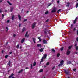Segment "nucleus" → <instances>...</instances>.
Wrapping results in <instances>:
<instances>
[{
	"label": "nucleus",
	"instance_id": "nucleus-1",
	"mask_svg": "<svg viewBox=\"0 0 78 78\" xmlns=\"http://www.w3.org/2000/svg\"><path fill=\"white\" fill-rule=\"evenodd\" d=\"M56 12V7H54L53 9V10L51 12V13H55V12Z\"/></svg>",
	"mask_w": 78,
	"mask_h": 78
},
{
	"label": "nucleus",
	"instance_id": "nucleus-2",
	"mask_svg": "<svg viewBox=\"0 0 78 78\" xmlns=\"http://www.w3.org/2000/svg\"><path fill=\"white\" fill-rule=\"evenodd\" d=\"M36 22H34L33 23V24L32 25V29H34L35 28V26H36Z\"/></svg>",
	"mask_w": 78,
	"mask_h": 78
},
{
	"label": "nucleus",
	"instance_id": "nucleus-3",
	"mask_svg": "<svg viewBox=\"0 0 78 78\" xmlns=\"http://www.w3.org/2000/svg\"><path fill=\"white\" fill-rule=\"evenodd\" d=\"M64 71L65 72V73H66V75H69V71H66V69H65L64 70Z\"/></svg>",
	"mask_w": 78,
	"mask_h": 78
},
{
	"label": "nucleus",
	"instance_id": "nucleus-4",
	"mask_svg": "<svg viewBox=\"0 0 78 78\" xmlns=\"http://www.w3.org/2000/svg\"><path fill=\"white\" fill-rule=\"evenodd\" d=\"M43 42L44 44H47V41H46V40L45 39L43 40Z\"/></svg>",
	"mask_w": 78,
	"mask_h": 78
},
{
	"label": "nucleus",
	"instance_id": "nucleus-5",
	"mask_svg": "<svg viewBox=\"0 0 78 78\" xmlns=\"http://www.w3.org/2000/svg\"><path fill=\"white\" fill-rule=\"evenodd\" d=\"M70 52H71L70 51L68 50H67V52L66 53L67 55H70Z\"/></svg>",
	"mask_w": 78,
	"mask_h": 78
},
{
	"label": "nucleus",
	"instance_id": "nucleus-6",
	"mask_svg": "<svg viewBox=\"0 0 78 78\" xmlns=\"http://www.w3.org/2000/svg\"><path fill=\"white\" fill-rule=\"evenodd\" d=\"M73 47V45H72L68 47V50H70V49L72 48Z\"/></svg>",
	"mask_w": 78,
	"mask_h": 78
},
{
	"label": "nucleus",
	"instance_id": "nucleus-7",
	"mask_svg": "<svg viewBox=\"0 0 78 78\" xmlns=\"http://www.w3.org/2000/svg\"><path fill=\"white\" fill-rule=\"evenodd\" d=\"M28 36H29V35H28V31H27L25 35V37H28Z\"/></svg>",
	"mask_w": 78,
	"mask_h": 78
},
{
	"label": "nucleus",
	"instance_id": "nucleus-8",
	"mask_svg": "<svg viewBox=\"0 0 78 78\" xmlns=\"http://www.w3.org/2000/svg\"><path fill=\"white\" fill-rule=\"evenodd\" d=\"M13 75H14V74L13 73L11 74V75L9 76V78H12V77L13 76Z\"/></svg>",
	"mask_w": 78,
	"mask_h": 78
},
{
	"label": "nucleus",
	"instance_id": "nucleus-9",
	"mask_svg": "<svg viewBox=\"0 0 78 78\" xmlns=\"http://www.w3.org/2000/svg\"><path fill=\"white\" fill-rule=\"evenodd\" d=\"M69 6H70V3L68 2L67 3V5H66V7H67L68 8H69Z\"/></svg>",
	"mask_w": 78,
	"mask_h": 78
},
{
	"label": "nucleus",
	"instance_id": "nucleus-10",
	"mask_svg": "<svg viewBox=\"0 0 78 78\" xmlns=\"http://www.w3.org/2000/svg\"><path fill=\"white\" fill-rule=\"evenodd\" d=\"M37 46L38 47H42V45L41 44H37Z\"/></svg>",
	"mask_w": 78,
	"mask_h": 78
},
{
	"label": "nucleus",
	"instance_id": "nucleus-11",
	"mask_svg": "<svg viewBox=\"0 0 78 78\" xmlns=\"http://www.w3.org/2000/svg\"><path fill=\"white\" fill-rule=\"evenodd\" d=\"M25 38H23L22 40H21V43L22 44L23 42L25 41Z\"/></svg>",
	"mask_w": 78,
	"mask_h": 78
},
{
	"label": "nucleus",
	"instance_id": "nucleus-12",
	"mask_svg": "<svg viewBox=\"0 0 78 78\" xmlns=\"http://www.w3.org/2000/svg\"><path fill=\"white\" fill-rule=\"evenodd\" d=\"M61 9H60L58 10L57 11V13L58 14H59V12H61Z\"/></svg>",
	"mask_w": 78,
	"mask_h": 78
},
{
	"label": "nucleus",
	"instance_id": "nucleus-13",
	"mask_svg": "<svg viewBox=\"0 0 78 78\" xmlns=\"http://www.w3.org/2000/svg\"><path fill=\"white\" fill-rule=\"evenodd\" d=\"M18 17L19 18V19L20 20H21V16H20V15L19 14L18 15Z\"/></svg>",
	"mask_w": 78,
	"mask_h": 78
},
{
	"label": "nucleus",
	"instance_id": "nucleus-14",
	"mask_svg": "<svg viewBox=\"0 0 78 78\" xmlns=\"http://www.w3.org/2000/svg\"><path fill=\"white\" fill-rule=\"evenodd\" d=\"M8 65L9 66H11V61H9V62L8 63Z\"/></svg>",
	"mask_w": 78,
	"mask_h": 78
},
{
	"label": "nucleus",
	"instance_id": "nucleus-15",
	"mask_svg": "<svg viewBox=\"0 0 78 78\" xmlns=\"http://www.w3.org/2000/svg\"><path fill=\"white\" fill-rule=\"evenodd\" d=\"M47 54H44V57L43 58H47Z\"/></svg>",
	"mask_w": 78,
	"mask_h": 78
},
{
	"label": "nucleus",
	"instance_id": "nucleus-16",
	"mask_svg": "<svg viewBox=\"0 0 78 78\" xmlns=\"http://www.w3.org/2000/svg\"><path fill=\"white\" fill-rule=\"evenodd\" d=\"M43 61H44V57H42L40 63H41V62H42Z\"/></svg>",
	"mask_w": 78,
	"mask_h": 78
},
{
	"label": "nucleus",
	"instance_id": "nucleus-17",
	"mask_svg": "<svg viewBox=\"0 0 78 78\" xmlns=\"http://www.w3.org/2000/svg\"><path fill=\"white\" fill-rule=\"evenodd\" d=\"M67 63L68 64H70L71 63H72V62L69 61H68L67 62Z\"/></svg>",
	"mask_w": 78,
	"mask_h": 78
},
{
	"label": "nucleus",
	"instance_id": "nucleus-18",
	"mask_svg": "<svg viewBox=\"0 0 78 78\" xmlns=\"http://www.w3.org/2000/svg\"><path fill=\"white\" fill-rule=\"evenodd\" d=\"M44 50L42 48H41L39 49V51L40 52H42Z\"/></svg>",
	"mask_w": 78,
	"mask_h": 78
},
{
	"label": "nucleus",
	"instance_id": "nucleus-19",
	"mask_svg": "<svg viewBox=\"0 0 78 78\" xmlns=\"http://www.w3.org/2000/svg\"><path fill=\"white\" fill-rule=\"evenodd\" d=\"M23 72V69H22L20 71H19L18 73H21V72Z\"/></svg>",
	"mask_w": 78,
	"mask_h": 78
},
{
	"label": "nucleus",
	"instance_id": "nucleus-20",
	"mask_svg": "<svg viewBox=\"0 0 78 78\" xmlns=\"http://www.w3.org/2000/svg\"><path fill=\"white\" fill-rule=\"evenodd\" d=\"M33 40V41L34 42V43L35 44L36 43V42L35 41V38H32Z\"/></svg>",
	"mask_w": 78,
	"mask_h": 78
},
{
	"label": "nucleus",
	"instance_id": "nucleus-21",
	"mask_svg": "<svg viewBox=\"0 0 78 78\" xmlns=\"http://www.w3.org/2000/svg\"><path fill=\"white\" fill-rule=\"evenodd\" d=\"M7 2L8 3H9V5H10L11 6V5H12V4H11V3H10V2H9V1H7Z\"/></svg>",
	"mask_w": 78,
	"mask_h": 78
},
{
	"label": "nucleus",
	"instance_id": "nucleus-22",
	"mask_svg": "<svg viewBox=\"0 0 78 78\" xmlns=\"http://www.w3.org/2000/svg\"><path fill=\"white\" fill-rule=\"evenodd\" d=\"M62 65H63V63L61 64L60 63L58 65V67H61Z\"/></svg>",
	"mask_w": 78,
	"mask_h": 78
},
{
	"label": "nucleus",
	"instance_id": "nucleus-23",
	"mask_svg": "<svg viewBox=\"0 0 78 78\" xmlns=\"http://www.w3.org/2000/svg\"><path fill=\"white\" fill-rule=\"evenodd\" d=\"M12 20H14V15H13L12 16Z\"/></svg>",
	"mask_w": 78,
	"mask_h": 78
},
{
	"label": "nucleus",
	"instance_id": "nucleus-24",
	"mask_svg": "<svg viewBox=\"0 0 78 78\" xmlns=\"http://www.w3.org/2000/svg\"><path fill=\"white\" fill-rule=\"evenodd\" d=\"M36 64V63L35 62H34L33 64V66H35Z\"/></svg>",
	"mask_w": 78,
	"mask_h": 78
},
{
	"label": "nucleus",
	"instance_id": "nucleus-25",
	"mask_svg": "<svg viewBox=\"0 0 78 78\" xmlns=\"http://www.w3.org/2000/svg\"><path fill=\"white\" fill-rule=\"evenodd\" d=\"M60 63H61V64H63H63H64V61L61 60L60 62Z\"/></svg>",
	"mask_w": 78,
	"mask_h": 78
},
{
	"label": "nucleus",
	"instance_id": "nucleus-26",
	"mask_svg": "<svg viewBox=\"0 0 78 78\" xmlns=\"http://www.w3.org/2000/svg\"><path fill=\"white\" fill-rule=\"evenodd\" d=\"M64 48V47H62L61 48H60V50H61V51H62V50H63Z\"/></svg>",
	"mask_w": 78,
	"mask_h": 78
},
{
	"label": "nucleus",
	"instance_id": "nucleus-27",
	"mask_svg": "<svg viewBox=\"0 0 78 78\" xmlns=\"http://www.w3.org/2000/svg\"><path fill=\"white\" fill-rule=\"evenodd\" d=\"M59 56H60V54L59 53L57 54V57H59Z\"/></svg>",
	"mask_w": 78,
	"mask_h": 78
},
{
	"label": "nucleus",
	"instance_id": "nucleus-28",
	"mask_svg": "<svg viewBox=\"0 0 78 78\" xmlns=\"http://www.w3.org/2000/svg\"><path fill=\"white\" fill-rule=\"evenodd\" d=\"M52 51L54 53H55V50L53 49H52Z\"/></svg>",
	"mask_w": 78,
	"mask_h": 78
},
{
	"label": "nucleus",
	"instance_id": "nucleus-29",
	"mask_svg": "<svg viewBox=\"0 0 78 78\" xmlns=\"http://www.w3.org/2000/svg\"><path fill=\"white\" fill-rule=\"evenodd\" d=\"M19 46H20L19 44H17V45L16 46V48H19Z\"/></svg>",
	"mask_w": 78,
	"mask_h": 78
},
{
	"label": "nucleus",
	"instance_id": "nucleus-30",
	"mask_svg": "<svg viewBox=\"0 0 78 78\" xmlns=\"http://www.w3.org/2000/svg\"><path fill=\"white\" fill-rule=\"evenodd\" d=\"M78 3H77V4H76V8H78Z\"/></svg>",
	"mask_w": 78,
	"mask_h": 78
},
{
	"label": "nucleus",
	"instance_id": "nucleus-31",
	"mask_svg": "<svg viewBox=\"0 0 78 78\" xmlns=\"http://www.w3.org/2000/svg\"><path fill=\"white\" fill-rule=\"evenodd\" d=\"M76 49L77 51L78 50V46H76Z\"/></svg>",
	"mask_w": 78,
	"mask_h": 78
},
{
	"label": "nucleus",
	"instance_id": "nucleus-32",
	"mask_svg": "<svg viewBox=\"0 0 78 78\" xmlns=\"http://www.w3.org/2000/svg\"><path fill=\"white\" fill-rule=\"evenodd\" d=\"M48 11H46L45 13V14H48Z\"/></svg>",
	"mask_w": 78,
	"mask_h": 78
},
{
	"label": "nucleus",
	"instance_id": "nucleus-33",
	"mask_svg": "<svg viewBox=\"0 0 78 78\" xmlns=\"http://www.w3.org/2000/svg\"><path fill=\"white\" fill-rule=\"evenodd\" d=\"M76 21L74 20V21L73 22L74 24H75L76 23Z\"/></svg>",
	"mask_w": 78,
	"mask_h": 78
},
{
	"label": "nucleus",
	"instance_id": "nucleus-34",
	"mask_svg": "<svg viewBox=\"0 0 78 78\" xmlns=\"http://www.w3.org/2000/svg\"><path fill=\"white\" fill-rule=\"evenodd\" d=\"M49 64H50V63H49V62H47L46 64V65H47V66H48L49 65Z\"/></svg>",
	"mask_w": 78,
	"mask_h": 78
},
{
	"label": "nucleus",
	"instance_id": "nucleus-35",
	"mask_svg": "<svg viewBox=\"0 0 78 78\" xmlns=\"http://www.w3.org/2000/svg\"><path fill=\"white\" fill-rule=\"evenodd\" d=\"M51 3H50L48 5V7L49 6H51Z\"/></svg>",
	"mask_w": 78,
	"mask_h": 78
},
{
	"label": "nucleus",
	"instance_id": "nucleus-36",
	"mask_svg": "<svg viewBox=\"0 0 78 78\" xmlns=\"http://www.w3.org/2000/svg\"><path fill=\"white\" fill-rule=\"evenodd\" d=\"M78 19V18L77 17H76L75 18V19L74 20H75V21H76V22H77V19Z\"/></svg>",
	"mask_w": 78,
	"mask_h": 78
},
{
	"label": "nucleus",
	"instance_id": "nucleus-37",
	"mask_svg": "<svg viewBox=\"0 0 78 78\" xmlns=\"http://www.w3.org/2000/svg\"><path fill=\"white\" fill-rule=\"evenodd\" d=\"M40 72H43V69H41L39 71Z\"/></svg>",
	"mask_w": 78,
	"mask_h": 78
},
{
	"label": "nucleus",
	"instance_id": "nucleus-38",
	"mask_svg": "<svg viewBox=\"0 0 78 78\" xmlns=\"http://www.w3.org/2000/svg\"><path fill=\"white\" fill-rule=\"evenodd\" d=\"M31 68H30L31 69H33V65H32L31 64Z\"/></svg>",
	"mask_w": 78,
	"mask_h": 78
},
{
	"label": "nucleus",
	"instance_id": "nucleus-39",
	"mask_svg": "<svg viewBox=\"0 0 78 78\" xmlns=\"http://www.w3.org/2000/svg\"><path fill=\"white\" fill-rule=\"evenodd\" d=\"M25 31V28H23L22 29V32H24Z\"/></svg>",
	"mask_w": 78,
	"mask_h": 78
},
{
	"label": "nucleus",
	"instance_id": "nucleus-40",
	"mask_svg": "<svg viewBox=\"0 0 78 78\" xmlns=\"http://www.w3.org/2000/svg\"><path fill=\"white\" fill-rule=\"evenodd\" d=\"M8 55H6L5 56V58H8Z\"/></svg>",
	"mask_w": 78,
	"mask_h": 78
},
{
	"label": "nucleus",
	"instance_id": "nucleus-41",
	"mask_svg": "<svg viewBox=\"0 0 78 78\" xmlns=\"http://www.w3.org/2000/svg\"><path fill=\"white\" fill-rule=\"evenodd\" d=\"M55 66H54L52 68V70H54V69H55Z\"/></svg>",
	"mask_w": 78,
	"mask_h": 78
},
{
	"label": "nucleus",
	"instance_id": "nucleus-42",
	"mask_svg": "<svg viewBox=\"0 0 78 78\" xmlns=\"http://www.w3.org/2000/svg\"><path fill=\"white\" fill-rule=\"evenodd\" d=\"M71 28H73V24H71Z\"/></svg>",
	"mask_w": 78,
	"mask_h": 78
},
{
	"label": "nucleus",
	"instance_id": "nucleus-43",
	"mask_svg": "<svg viewBox=\"0 0 78 78\" xmlns=\"http://www.w3.org/2000/svg\"><path fill=\"white\" fill-rule=\"evenodd\" d=\"M76 30V28H74L73 29V31H75Z\"/></svg>",
	"mask_w": 78,
	"mask_h": 78
},
{
	"label": "nucleus",
	"instance_id": "nucleus-44",
	"mask_svg": "<svg viewBox=\"0 0 78 78\" xmlns=\"http://www.w3.org/2000/svg\"><path fill=\"white\" fill-rule=\"evenodd\" d=\"M49 20V19H48L46 21V22H48V21Z\"/></svg>",
	"mask_w": 78,
	"mask_h": 78
},
{
	"label": "nucleus",
	"instance_id": "nucleus-45",
	"mask_svg": "<svg viewBox=\"0 0 78 78\" xmlns=\"http://www.w3.org/2000/svg\"><path fill=\"white\" fill-rule=\"evenodd\" d=\"M6 29L7 30L6 31L7 32L8 31V27H6Z\"/></svg>",
	"mask_w": 78,
	"mask_h": 78
},
{
	"label": "nucleus",
	"instance_id": "nucleus-46",
	"mask_svg": "<svg viewBox=\"0 0 78 78\" xmlns=\"http://www.w3.org/2000/svg\"><path fill=\"white\" fill-rule=\"evenodd\" d=\"M44 33H45V34H47V31H44Z\"/></svg>",
	"mask_w": 78,
	"mask_h": 78
},
{
	"label": "nucleus",
	"instance_id": "nucleus-47",
	"mask_svg": "<svg viewBox=\"0 0 78 78\" xmlns=\"http://www.w3.org/2000/svg\"><path fill=\"white\" fill-rule=\"evenodd\" d=\"M9 20H7V22H6V23H9Z\"/></svg>",
	"mask_w": 78,
	"mask_h": 78
},
{
	"label": "nucleus",
	"instance_id": "nucleus-48",
	"mask_svg": "<svg viewBox=\"0 0 78 78\" xmlns=\"http://www.w3.org/2000/svg\"><path fill=\"white\" fill-rule=\"evenodd\" d=\"M27 21V19H25L24 20V22H26V21Z\"/></svg>",
	"mask_w": 78,
	"mask_h": 78
},
{
	"label": "nucleus",
	"instance_id": "nucleus-49",
	"mask_svg": "<svg viewBox=\"0 0 78 78\" xmlns=\"http://www.w3.org/2000/svg\"><path fill=\"white\" fill-rule=\"evenodd\" d=\"M73 71H76V69H73Z\"/></svg>",
	"mask_w": 78,
	"mask_h": 78
},
{
	"label": "nucleus",
	"instance_id": "nucleus-50",
	"mask_svg": "<svg viewBox=\"0 0 78 78\" xmlns=\"http://www.w3.org/2000/svg\"><path fill=\"white\" fill-rule=\"evenodd\" d=\"M75 47H76L77 46V44L76 43L74 45Z\"/></svg>",
	"mask_w": 78,
	"mask_h": 78
},
{
	"label": "nucleus",
	"instance_id": "nucleus-51",
	"mask_svg": "<svg viewBox=\"0 0 78 78\" xmlns=\"http://www.w3.org/2000/svg\"><path fill=\"white\" fill-rule=\"evenodd\" d=\"M57 3H59V1L58 0L57 1Z\"/></svg>",
	"mask_w": 78,
	"mask_h": 78
},
{
	"label": "nucleus",
	"instance_id": "nucleus-52",
	"mask_svg": "<svg viewBox=\"0 0 78 78\" xmlns=\"http://www.w3.org/2000/svg\"><path fill=\"white\" fill-rule=\"evenodd\" d=\"M76 40L77 42H78V37H77L76 39Z\"/></svg>",
	"mask_w": 78,
	"mask_h": 78
},
{
	"label": "nucleus",
	"instance_id": "nucleus-53",
	"mask_svg": "<svg viewBox=\"0 0 78 78\" xmlns=\"http://www.w3.org/2000/svg\"><path fill=\"white\" fill-rule=\"evenodd\" d=\"M21 25H22V24H19V27H20V26H21Z\"/></svg>",
	"mask_w": 78,
	"mask_h": 78
},
{
	"label": "nucleus",
	"instance_id": "nucleus-54",
	"mask_svg": "<svg viewBox=\"0 0 78 78\" xmlns=\"http://www.w3.org/2000/svg\"><path fill=\"white\" fill-rule=\"evenodd\" d=\"M4 52V51H3V50H2V53H3V52Z\"/></svg>",
	"mask_w": 78,
	"mask_h": 78
},
{
	"label": "nucleus",
	"instance_id": "nucleus-55",
	"mask_svg": "<svg viewBox=\"0 0 78 78\" xmlns=\"http://www.w3.org/2000/svg\"><path fill=\"white\" fill-rule=\"evenodd\" d=\"M13 10V9H11V12H12V10Z\"/></svg>",
	"mask_w": 78,
	"mask_h": 78
},
{
	"label": "nucleus",
	"instance_id": "nucleus-56",
	"mask_svg": "<svg viewBox=\"0 0 78 78\" xmlns=\"http://www.w3.org/2000/svg\"><path fill=\"white\" fill-rule=\"evenodd\" d=\"M12 53V52H10L9 53V54L10 55H11V54Z\"/></svg>",
	"mask_w": 78,
	"mask_h": 78
},
{
	"label": "nucleus",
	"instance_id": "nucleus-57",
	"mask_svg": "<svg viewBox=\"0 0 78 78\" xmlns=\"http://www.w3.org/2000/svg\"><path fill=\"white\" fill-rule=\"evenodd\" d=\"M2 17H4V16H5V15H4L2 14Z\"/></svg>",
	"mask_w": 78,
	"mask_h": 78
},
{
	"label": "nucleus",
	"instance_id": "nucleus-58",
	"mask_svg": "<svg viewBox=\"0 0 78 78\" xmlns=\"http://www.w3.org/2000/svg\"><path fill=\"white\" fill-rule=\"evenodd\" d=\"M39 41L40 42H41V41H42V40L41 39H39Z\"/></svg>",
	"mask_w": 78,
	"mask_h": 78
},
{
	"label": "nucleus",
	"instance_id": "nucleus-59",
	"mask_svg": "<svg viewBox=\"0 0 78 78\" xmlns=\"http://www.w3.org/2000/svg\"><path fill=\"white\" fill-rule=\"evenodd\" d=\"M13 36V37H16V34H14Z\"/></svg>",
	"mask_w": 78,
	"mask_h": 78
},
{
	"label": "nucleus",
	"instance_id": "nucleus-60",
	"mask_svg": "<svg viewBox=\"0 0 78 78\" xmlns=\"http://www.w3.org/2000/svg\"><path fill=\"white\" fill-rule=\"evenodd\" d=\"M46 67L47 66L44 65V68H45V67Z\"/></svg>",
	"mask_w": 78,
	"mask_h": 78
},
{
	"label": "nucleus",
	"instance_id": "nucleus-61",
	"mask_svg": "<svg viewBox=\"0 0 78 78\" xmlns=\"http://www.w3.org/2000/svg\"><path fill=\"white\" fill-rule=\"evenodd\" d=\"M77 35H78V30H77Z\"/></svg>",
	"mask_w": 78,
	"mask_h": 78
},
{
	"label": "nucleus",
	"instance_id": "nucleus-62",
	"mask_svg": "<svg viewBox=\"0 0 78 78\" xmlns=\"http://www.w3.org/2000/svg\"><path fill=\"white\" fill-rule=\"evenodd\" d=\"M38 38V39L39 40L41 39V38H40V37H39Z\"/></svg>",
	"mask_w": 78,
	"mask_h": 78
},
{
	"label": "nucleus",
	"instance_id": "nucleus-63",
	"mask_svg": "<svg viewBox=\"0 0 78 78\" xmlns=\"http://www.w3.org/2000/svg\"><path fill=\"white\" fill-rule=\"evenodd\" d=\"M28 12H29V11H27L26 12L27 14H28Z\"/></svg>",
	"mask_w": 78,
	"mask_h": 78
},
{
	"label": "nucleus",
	"instance_id": "nucleus-64",
	"mask_svg": "<svg viewBox=\"0 0 78 78\" xmlns=\"http://www.w3.org/2000/svg\"><path fill=\"white\" fill-rule=\"evenodd\" d=\"M28 69V67H27L25 69Z\"/></svg>",
	"mask_w": 78,
	"mask_h": 78
}]
</instances>
